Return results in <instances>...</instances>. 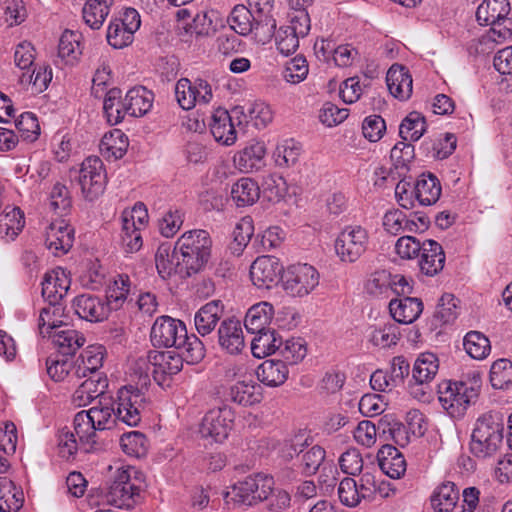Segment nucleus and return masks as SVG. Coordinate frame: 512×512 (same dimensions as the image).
<instances>
[{"instance_id":"1","label":"nucleus","mask_w":512,"mask_h":512,"mask_svg":"<svg viewBox=\"0 0 512 512\" xmlns=\"http://www.w3.org/2000/svg\"><path fill=\"white\" fill-rule=\"evenodd\" d=\"M145 396L133 386H124L112 396L100 397L88 410L78 412L73 420L80 445L89 453L96 449V431L110 430L119 424L137 426L142 418Z\"/></svg>"},{"instance_id":"2","label":"nucleus","mask_w":512,"mask_h":512,"mask_svg":"<svg viewBox=\"0 0 512 512\" xmlns=\"http://www.w3.org/2000/svg\"><path fill=\"white\" fill-rule=\"evenodd\" d=\"M211 251V236L203 229L186 231L174 245V256L180 257L186 276H192L203 270L210 260Z\"/></svg>"},{"instance_id":"3","label":"nucleus","mask_w":512,"mask_h":512,"mask_svg":"<svg viewBox=\"0 0 512 512\" xmlns=\"http://www.w3.org/2000/svg\"><path fill=\"white\" fill-rule=\"evenodd\" d=\"M144 487L143 474L135 467L119 468L104 493V501L120 509H132L141 501Z\"/></svg>"},{"instance_id":"4","label":"nucleus","mask_w":512,"mask_h":512,"mask_svg":"<svg viewBox=\"0 0 512 512\" xmlns=\"http://www.w3.org/2000/svg\"><path fill=\"white\" fill-rule=\"evenodd\" d=\"M504 418L490 411L477 419L470 442L471 453L481 459L493 456L503 441Z\"/></svg>"},{"instance_id":"5","label":"nucleus","mask_w":512,"mask_h":512,"mask_svg":"<svg viewBox=\"0 0 512 512\" xmlns=\"http://www.w3.org/2000/svg\"><path fill=\"white\" fill-rule=\"evenodd\" d=\"M274 479L270 475L257 473L238 481L231 487V491L223 493L228 508L236 505L251 506L257 502L268 499L274 491Z\"/></svg>"},{"instance_id":"6","label":"nucleus","mask_w":512,"mask_h":512,"mask_svg":"<svg viewBox=\"0 0 512 512\" xmlns=\"http://www.w3.org/2000/svg\"><path fill=\"white\" fill-rule=\"evenodd\" d=\"M478 390L462 381H443L438 385V399L451 417L462 416L478 398Z\"/></svg>"},{"instance_id":"7","label":"nucleus","mask_w":512,"mask_h":512,"mask_svg":"<svg viewBox=\"0 0 512 512\" xmlns=\"http://www.w3.org/2000/svg\"><path fill=\"white\" fill-rule=\"evenodd\" d=\"M235 412L227 404L208 410L199 425L200 437L209 443H223L230 435Z\"/></svg>"},{"instance_id":"8","label":"nucleus","mask_w":512,"mask_h":512,"mask_svg":"<svg viewBox=\"0 0 512 512\" xmlns=\"http://www.w3.org/2000/svg\"><path fill=\"white\" fill-rule=\"evenodd\" d=\"M368 231L360 225L346 226L336 237L334 249L343 263H355L367 250Z\"/></svg>"},{"instance_id":"9","label":"nucleus","mask_w":512,"mask_h":512,"mask_svg":"<svg viewBox=\"0 0 512 512\" xmlns=\"http://www.w3.org/2000/svg\"><path fill=\"white\" fill-rule=\"evenodd\" d=\"M77 173L76 180L83 198L90 202L98 199L107 184V175L102 160L96 156L86 158Z\"/></svg>"},{"instance_id":"10","label":"nucleus","mask_w":512,"mask_h":512,"mask_svg":"<svg viewBox=\"0 0 512 512\" xmlns=\"http://www.w3.org/2000/svg\"><path fill=\"white\" fill-rule=\"evenodd\" d=\"M319 284L318 271L309 264H297L288 268L283 278V287L293 297H303Z\"/></svg>"},{"instance_id":"11","label":"nucleus","mask_w":512,"mask_h":512,"mask_svg":"<svg viewBox=\"0 0 512 512\" xmlns=\"http://www.w3.org/2000/svg\"><path fill=\"white\" fill-rule=\"evenodd\" d=\"M175 97L182 109L190 110L197 104L210 103L213 92L211 85L204 79L198 78L192 82L188 78H181L175 85Z\"/></svg>"},{"instance_id":"12","label":"nucleus","mask_w":512,"mask_h":512,"mask_svg":"<svg viewBox=\"0 0 512 512\" xmlns=\"http://www.w3.org/2000/svg\"><path fill=\"white\" fill-rule=\"evenodd\" d=\"M187 333L184 322L170 316H161L156 319L151 328V342L155 347L178 348Z\"/></svg>"},{"instance_id":"13","label":"nucleus","mask_w":512,"mask_h":512,"mask_svg":"<svg viewBox=\"0 0 512 512\" xmlns=\"http://www.w3.org/2000/svg\"><path fill=\"white\" fill-rule=\"evenodd\" d=\"M242 112L235 108L229 113L224 108H217L213 111L209 122V128L215 141L218 143L231 146L237 140V131L234 118H239Z\"/></svg>"},{"instance_id":"14","label":"nucleus","mask_w":512,"mask_h":512,"mask_svg":"<svg viewBox=\"0 0 512 512\" xmlns=\"http://www.w3.org/2000/svg\"><path fill=\"white\" fill-rule=\"evenodd\" d=\"M72 308L79 318L89 322H101L107 319L110 313L104 297L90 293L76 296L72 301Z\"/></svg>"},{"instance_id":"15","label":"nucleus","mask_w":512,"mask_h":512,"mask_svg":"<svg viewBox=\"0 0 512 512\" xmlns=\"http://www.w3.org/2000/svg\"><path fill=\"white\" fill-rule=\"evenodd\" d=\"M281 271L282 266L277 258L260 256L250 267V278L258 288L270 289L278 283Z\"/></svg>"},{"instance_id":"16","label":"nucleus","mask_w":512,"mask_h":512,"mask_svg":"<svg viewBox=\"0 0 512 512\" xmlns=\"http://www.w3.org/2000/svg\"><path fill=\"white\" fill-rule=\"evenodd\" d=\"M74 242V229L64 220L52 222L46 229L45 246L55 256L66 254Z\"/></svg>"},{"instance_id":"17","label":"nucleus","mask_w":512,"mask_h":512,"mask_svg":"<svg viewBox=\"0 0 512 512\" xmlns=\"http://www.w3.org/2000/svg\"><path fill=\"white\" fill-rule=\"evenodd\" d=\"M218 344L231 355L241 353L245 347L242 324L235 318H226L217 330Z\"/></svg>"},{"instance_id":"18","label":"nucleus","mask_w":512,"mask_h":512,"mask_svg":"<svg viewBox=\"0 0 512 512\" xmlns=\"http://www.w3.org/2000/svg\"><path fill=\"white\" fill-rule=\"evenodd\" d=\"M108 388V379L100 374L88 376L72 395V403L77 407H84L99 400L100 397H107L105 394Z\"/></svg>"},{"instance_id":"19","label":"nucleus","mask_w":512,"mask_h":512,"mask_svg":"<svg viewBox=\"0 0 512 512\" xmlns=\"http://www.w3.org/2000/svg\"><path fill=\"white\" fill-rule=\"evenodd\" d=\"M42 296L51 303H57L69 290L71 280L65 269L57 267L45 273L42 280Z\"/></svg>"},{"instance_id":"20","label":"nucleus","mask_w":512,"mask_h":512,"mask_svg":"<svg viewBox=\"0 0 512 512\" xmlns=\"http://www.w3.org/2000/svg\"><path fill=\"white\" fill-rule=\"evenodd\" d=\"M106 349L103 345L95 344L87 346L77 358L74 367L76 378L97 375L98 370L103 366Z\"/></svg>"},{"instance_id":"21","label":"nucleus","mask_w":512,"mask_h":512,"mask_svg":"<svg viewBox=\"0 0 512 512\" xmlns=\"http://www.w3.org/2000/svg\"><path fill=\"white\" fill-rule=\"evenodd\" d=\"M224 304L221 300H212L204 304L194 315V326L199 335H210L221 322Z\"/></svg>"},{"instance_id":"22","label":"nucleus","mask_w":512,"mask_h":512,"mask_svg":"<svg viewBox=\"0 0 512 512\" xmlns=\"http://www.w3.org/2000/svg\"><path fill=\"white\" fill-rule=\"evenodd\" d=\"M47 336L52 339L58 355L66 357L74 355L85 343L84 335L67 324L55 331H47Z\"/></svg>"},{"instance_id":"23","label":"nucleus","mask_w":512,"mask_h":512,"mask_svg":"<svg viewBox=\"0 0 512 512\" xmlns=\"http://www.w3.org/2000/svg\"><path fill=\"white\" fill-rule=\"evenodd\" d=\"M266 147L263 142H251L237 152L233 161L235 166L244 173L260 170L265 165Z\"/></svg>"},{"instance_id":"24","label":"nucleus","mask_w":512,"mask_h":512,"mask_svg":"<svg viewBox=\"0 0 512 512\" xmlns=\"http://www.w3.org/2000/svg\"><path fill=\"white\" fill-rule=\"evenodd\" d=\"M230 28L236 33L247 36L250 33H254L255 37L261 41H267L261 34V29L258 27V21L255 19V14L249 7L244 5H236L229 16Z\"/></svg>"},{"instance_id":"25","label":"nucleus","mask_w":512,"mask_h":512,"mask_svg":"<svg viewBox=\"0 0 512 512\" xmlns=\"http://www.w3.org/2000/svg\"><path fill=\"white\" fill-rule=\"evenodd\" d=\"M389 311L395 322L410 324L420 317L423 303L416 297L392 299L389 303Z\"/></svg>"},{"instance_id":"26","label":"nucleus","mask_w":512,"mask_h":512,"mask_svg":"<svg viewBox=\"0 0 512 512\" xmlns=\"http://www.w3.org/2000/svg\"><path fill=\"white\" fill-rule=\"evenodd\" d=\"M390 93L399 100L410 98L413 90V80L409 70L401 65H392L386 75Z\"/></svg>"},{"instance_id":"27","label":"nucleus","mask_w":512,"mask_h":512,"mask_svg":"<svg viewBox=\"0 0 512 512\" xmlns=\"http://www.w3.org/2000/svg\"><path fill=\"white\" fill-rule=\"evenodd\" d=\"M444 264L445 253L442 246L435 240H425L419 260L421 272L427 276H434L443 269Z\"/></svg>"},{"instance_id":"28","label":"nucleus","mask_w":512,"mask_h":512,"mask_svg":"<svg viewBox=\"0 0 512 512\" xmlns=\"http://www.w3.org/2000/svg\"><path fill=\"white\" fill-rule=\"evenodd\" d=\"M377 460L381 471L392 479H399L406 471L404 456L392 445H383L377 453Z\"/></svg>"},{"instance_id":"29","label":"nucleus","mask_w":512,"mask_h":512,"mask_svg":"<svg viewBox=\"0 0 512 512\" xmlns=\"http://www.w3.org/2000/svg\"><path fill=\"white\" fill-rule=\"evenodd\" d=\"M442 192L439 179L432 173H422L414 184L415 198L422 206L435 204Z\"/></svg>"},{"instance_id":"30","label":"nucleus","mask_w":512,"mask_h":512,"mask_svg":"<svg viewBox=\"0 0 512 512\" xmlns=\"http://www.w3.org/2000/svg\"><path fill=\"white\" fill-rule=\"evenodd\" d=\"M249 8L255 14L258 27L264 39H271L276 31V20L273 16L274 0H247Z\"/></svg>"},{"instance_id":"31","label":"nucleus","mask_w":512,"mask_h":512,"mask_svg":"<svg viewBox=\"0 0 512 512\" xmlns=\"http://www.w3.org/2000/svg\"><path fill=\"white\" fill-rule=\"evenodd\" d=\"M511 11L509 0H483L476 11V20L482 26L508 19Z\"/></svg>"},{"instance_id":"32","label":"nucleus","mask_w":512,"mask_h":512,"mask_svg":"<svg viewBox=\"0 0 512 512\" xmlns=\"http://www.w3.org/2000/svg\"><path fill=\"white\" fill-rule=\"evenodd\" d=\"M226 399L241 406H251L262 399L260 386L253 381H238L231 385Z\"/></svg>"},{"instance_id":"33","label":"nucleus","mask_w":512,"mask_h":512,"mask_svg":"<svg viewBox=\"0 0 512 512\" xmlns=\"http://www.w3.org/2000/svg\"><path fill=\"white\" fill-rule=\"evenodd\" d=\"M128 146L129 140L126 134L120 129H113L104 134L99 149L104 158L118 160L126 154Z\"/></svg>"},{"instance_id":"34","label":"nucleus","mask_w":512,"mask_h":512,"mask_svg":"<svg viewBox=\"0 0 512 512\" xmlns=\"http://www.w3.org/2000/svg\"><path fill=\"white\" fill-rule=\"evenodd\" d=\"M274 308L268 302L253 305L246 313L244 325L249 333H257L270 329Z\"/></svg>"},{"instance_id":"35","label":"nucleus","mask_w":512,"mask_h":512,"mask_svg":"<svg viewBox=\"0 0 512 512\" xmlns=\"http://www.w3.org/2000/svg\"><path fill=\"white\" fill-rule=\"evenodd\" d=\"M260 382L269 387L282 385L288 378L289 370L282 360H265L256 371Z\"/></svg>"},{"instance_id":"36","label":"nucleus","mask_w":512,"mask_h":512,"mask_svg":"<svg viewBox=\"0 0 512 512\" xmlns=\"http://www.w3.org/2000/svg\"><path fill=\"white\" fill-rule=\"evenodd\" d=\"M128 115L141 117L150 111L154 101V94L143 86L133 87L125 95Z\"/></svg>"},{"instance_id":"37","label":"nucleus","mask_w":512,"mask_h":512,"mask_svg":"<svg viewBox=\"0 0 512 512\" xmlns=\"http://www.w3.org/2000/svg\"><path fill=\"white\" fill-rule=\"evenodd\" d=\"M156 268L163 279L170 278L173 274L186 276V270L181 266V259L174 256V250L170 253V248L166 245L159 246L155 255Z\"/></svg>"},{"instance_id":"38","label":"nucleus","mask_w":512,"mask_h":512,"mask_svg":"<svg viewBox=\"0 0 512 512\" xmlns=\"http://www.w3.org/2000/svg\"><path fill=\"white\" fill-rule=\"evenodd\" d=\"M260 197V188L251 178H240L231 188V199L237 207L253 205Z\"/></svg>"},{"instance_id":"39","label":"nucleus","mask_w":512,"mask_h":512,"mask_svg":"<svg viewBox=\"0 0 512 512\" xmlns=\"http://www.w3.org/2000/svg\"><path fill=\"white\" fill-rule=\"evenodd\" d=\"M24 503V494L20 487L7 477L0 476V511L16 512Z\"/></svg>"},{"instance_id":"40","label":"nucleus","mask_w":512,"mask_h":512,"mask_svg":"<svg viewBox=\"0 0 512 512\" xmlns=\"http://www.w3.org/2000/svg\"><path fill=\"white\" fill-rule=\"evenodd\" d=\"M459 500V490L453 482L441 484L431 496V506L435 512H452Z\"/></svg>"},{"instance_id":"41","label":"nucleus","mask_w":512,"mask_h":512,"mask_svg":"<svg viewBox=\"0 0 512 512\" xmlns=\"http://www.w3.org/2000/svg\"><path fill=\"white\" fill-rule=\"evenodd\" d=\"M126 107V100L125 98L122 99V91L120 89L112 88L106 93L103 111L109 124H119L128 115Z\"/></svg>"},{"instance_id":"42","label":"nucleus","mask_w":512,"mask_h":512,"mask_svg":"<svg viewBox=\"0 0 512 512\" xmlns=\"http://www.w3.org/2000/svg\"><path fill=\"white\" fill-rule=\"evenodd\" d=\"M114 0H87L82 16L86 25L91 29H100L110 13V7Z\"/></svg>"},{"instance_id":"43","label":"nucleus","mask_w":512,"mask_h":512,"mask_svg":"<svg viewBox=\"0 0 512 512\" xmlns=\"http://www.w3.org/2000/svg\"><path fill=\"white\" fill-rule=\"evenodd\" d=\"M255 337L251 342V352L256 358H264L275 352H278L279 345L282 344V338L277 335L274 329H267L254 333Z\"/></svg>"},{"instance_id":"44","label":"nucleus","mask_w":512,"mask_h":512,"mask_svg":"<svg viewBox=\"0 0 512 512\" xmlns=\"http://www.w3.org/2000/svg\"><path fill=\"white\" fill-rule=\"evenodd\" d=\"M439 370V360L434 353H421L413 367L412 376L416 384H428Z\"/></svg>"},{"instance_id":"45","label":"nucleus","mask_w":512,"mask_h":512,"mask_svg":"<svg viewBox=\"0 0 512 512\" xmlns=\"http://www.w3.org/2000/svg\"><path fill=\"white\" fill-rule=\"evenodd\" d=\"M82 34L77 31L65 30L59 40L58 55L66 63H75L82 54Z\"/></svg>"},{"instance_id":"46","label":"nucleus","mask_w":512,"mask_h":512,"mask_svg":"<svg viewBox=\"0 0 512 512\" xmlns=\"http://www.w3.org/2000/svg\"><path fill=\"white\" fill-rule=\"evenodd\" d=\"M47 373L54 381H63L68 379L72 381L76 378L74 374L75 362L70 357L55 355L46 360Z\"/></svg>"},{"instance_id":"47","label":"nucleus","mask_w":512,"mask_h":512,"mask_svg":"<svg viewBox=\"0 0 512 512\" xmlns=\"http://www.w3.org/2000/svg\"><path fill=\"white\" fill-rule=\"evenodd\" d=\"M48 207L56 215L63 217L67 215L72 207V197L68 187L56 182L51 188L48 196Z\"/></svg>"},{"instance_id":"48","label":"nucleus","mask_w":512,"mask_h":512,"mask_svg":"<svg viewBox=\"0 0 512 512\" xmlns=\"http://www.w3.org/2000/svg\"><path fill=\"white\" fill-rule=\"evenodd\" d=\"M426 131L424 116L416 111L410 112L399 126V135L405 141H417Z\"/></svg>"},{"instance_id":"49","label":"nucleus","mask_w":512,"mask_h":512,"mask_svg":"<svg viewBox=\"0 0 512 512\" xmlns=\"http://www.w3.org/2000/svg\"><path fill=\"white\" fill-rule=\"evenodd\" d=\"M130 290V279L127 275H119L114 282L109 285L106 297L104 298L109 305L110 312L122 307L127 299Z\"/></svg>"},{"instance_id":"50","label":"nucleus","mask_w":512,"mask_h":512,"mask_svg":"<svg viewBox=\"0 0 512 512\" xmlns=\"http://www.w3.org/2000/svg\"><path fill=\"white\" fill-rule=\"evenodd\" d=\"M466 353L476 360L486 358L491 352L489 339L479 331L468 332L463 341Z\"/></svg>"},{"instance_id":"51","label":"nucleus","mask_w":512,"mask_h":512,"mask_svg":"<svg viewBox=\"0 0 512 512\" xmlns=\"http://www.w3.org/2000/svg\"><path fill=\"white\" fill-rule=\"evenodd\" d=\"M400 338L399 327L394 322L385 323L382 326L373 327L369 339L377 347L389 348L396 345Z\"/></svg>"},{"instance_id":"52","label":"nucleus","mask_w":512,"mask_h":512,"mask_svg":"<svg viewBox=\"0 0 512 512\" xmlns=\"http://www.w3.org/2000/svg\"><path fill=\"white\" fill-rule=\"evenodd\" d=\"M278 353L286 365L298 364L307 354L305 341L301 338L282 340V344L279 345Z\"/></svg>"},{"instance_id":"53","label":"nucleus","mask_w":512,"mask_h":512,"mask_svg":"<svg viewBox=\"0 0 512 512\" xmlns=\"http://www.w3.org/2000/svg\"><path fill=\"white\" fill-rule=\"evenodd\" d=\"M121 233H120V245L125 253H136L142 245L143 239L141 235V229L143 227L134 225L133 222H129V219H125V222H121Z\"/></svg>"},{"instance_id":"54","label":"nucleus","mask_w":512,"mask_h":512,"mask_svg":"<svg viewBox=\"0 0 512 512\" xmlns=\"http://www.w3.org/2000/svg\"><path fill=\"white\" fill-rule=\"evenodd\" d=\"M378 429H381L383 434L388 433L398 446L405 447L410 442V433L407 427L392 416L382 417L379 420Z\"/></svg>"},{"instance_id":"55","label":"nucleus","mask_w":512,"mask_h":512,"mask_svg":"<svg viewBox=\"0 0 512 512\" xmlns=\"http://www.w3.org/2000/svg\"><path fill=\"white\" fill-rule=\"evenodd\" d=\"M301 144L294 139H286L279 143L274 151V159L278 166L288 167L297 163L301 154Z\"/></svg>"},{"instance_id":"56","label":"nucleus","mask_w":512,"mask_h":512,"mask_svg":"<svg viewBox=\"0 0 512 512\" xmlns=\"http://www.w3.org/2000/svg\"><path fill=\"white\" fill-rule=\"evenodd\" d=\"M185 213L177 207H170L159 219L158 228L165 238H172L180 230L184 222Z\"/></svg>"},{"instance_id":"57","label":"nucleus","mask_w":512,"mask_h":512,"mask_svg":"<svg viewBox=\"0 0 512 512\" xmlns=\"http://www.w3.org/2000/svg\"><path fill=\"white\" fill-rule=\"evenodd\" d=\"M120 446L125 454L140 458L147 452L148 441L143 433L131 431L121 436Z\"/></svg>"},{"instance_id":"58","label":"nucleus","mask_w":512,"mask_h":512,"mask_svg":"<svg viewBox=\"0 0 512 512\" xmlns=\"http://www.w3.org/2000/svg\"><path fill=\"white\" fill-rule=\"evenodd\" d=\"M62 310L58 302H48V305L41 309L38 327L43 336L47 335V331H55L56 329L62 328L64 323L57 319V317L61 315Z\"/></svg>"},{"instance_id":"59","label":"nucleus","mask_w":512,"mask_h":512,"mask_svg":"<svg viewBox=\"0 0 512 512\" xmlns=\"http://www.w3.org/2000/svg\"><path fill=\"white\" fill-rule=\"evenodd\" d=\"M184 343H181L177 350H180V356L183 361L188 364H196L200 362L205 356V348L202 341L194 334L188 335L186 333Z\"/></svg>"},{"instance_id":"60","label":"nucleus","mask_w":512,"mask_h":512,"mask_svg":"<svg viewBox=\"0 0 512 512\" xmlns=\"http://www.w3.org/2000/svg\"><path fill=\"white\" fill-rule=\"evenodd\" d=\"M490 382L495 389H504L512 384V362L508 359L496 360L490 369Z\"/></svg>"},{"instance_id":"61","label":"nucleus","mask_w":512,"mask_h":512,"mask_svg":"<svg viewBox=\"0 0 512 512\" xmlns=\"http://www.w3.org/2000/svg\"><path fill=\"white\" fill-rule=\"evenodd\" d=\"M241 114H243L244 122L249 120L258 129L265 128L273 119L270 106L261 101L250 104L247 114L244 111Z\"/></svg>"},{"instance_id":"62","label":"nucleus","mask_w":512,"mask_h":512,"mask_svg":"<svg viewBox=\"0 0 512 512\" xmlns=\"http://www.w3.org/2000/svg\"><path fill=\"white\" fill-rule=\"evenodd\" d=\"M19 133L18 138L28 142L35 141L40 134V125L37 117L31 112L22 113L15 122Z\"/></svg>"},{"instance_id":"63","label":"nucleus","mask_w":512,"mask_h":512,"mask_svg":"<svg viewBox=\"0 0 512 512\" xmlns=\"http://www.w3.org/2000/svg\"><path fill=\"white\" fill-rule=\"evenodd\" d=\"M4 217L0 220V228L5 229L8 236L15 237L25 225L24 214L19 207L6 206Z\"/></svg>"},{"instance_id":"64","label":"nucleus","mask_w":512,"mask_h":512,"mask_svg":"<svg viewBox=\"0 0 512 512\" xmlns=\"http://www.w3.org/2000/svg\"><path fill=\"white\" fill-rule=\"evenodd\" d=\"M326 456L324 448L319 445H314L305 451L301 456L300 468L304 475H314L321 464L323 463Z\"/></svg>"}]
</instances>
